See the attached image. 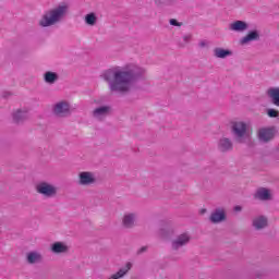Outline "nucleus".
I'll list each match as a JSON object with an SVG mask.
<instances>
[{"instance_id":"obj_17","label":"nucleus","mask_w":279,"mask_h":279,"mask_svg":"<svg viewBox=\"0 0 279 279\" xmlns=\"http://www.w3.org/2000/svg\"><path fill=\"white\" fill-rule=\"evenodd\" d=\"M267 226L268 220L265 216H258L253 220V228H255V230H263L264 228H267Z\"/></svg>"},{"instance_id":"obj_10","label":"nucleus","mask_w":279,"mask_h":279,"mask_svg":"<svg viewBox=\"0 0 279 279\" xmlns=\"http://www.w3.org/2000/svg\"><path fill=\"white\" fill-rule=\"evenodd\" d=\"M111 111L112 107L110 106L98 107L93 111V118L98 119V121H102L104 118L108 117V114H110Z\"/></svg>"},{"instance_id":"obj_32","label":"nucleus","mask_w":279,"mask_h":279,"mask_svg":"<svg viewBox=\"0 0 279 279\" xmlns=\"http://www.w3.org/2000/svg\"><path fill=\"white\" fill-rule=\"evenodd\" d=\"M198 45H199V47L204 48V47H206V41H201Z\"/></svg>"},{"instance_id":"obj_27","label":"nucleus","mask_w":279,"mask_h":279,"mask_svg":"<svg viewBox=\"0 0 279 279\" xmlns=\"http://www.w3.org/2000/svg\"><path fill=\"white\" fill-rule=\"evenodd\" d=\"M148 247L147 246H142L140 250H137V256H141V254H145L147 252Z\"/></svg>"},{"instance_id":"obj_21","label":"nucleus","mask_w":279,"mask_h":279,"mask_svg":"<svg viewBox=\"0 0 279 279\" xmlns=\"http://www.w3.org/2000/svg\"><path fill=\"white\" fill-rule=\"evenodd\" d=\"M26 260L29 265H35V263H40L43 260V255L38 252H29L27 253Z\"/></svg>"},{"instance_id":"obj_14","label":"nucleus","mask_w":279,"mask_h":279,"mask_svg":"<svg viewBox=\"0 0 279 279\" xmlns=\"http://www.w3.org/2000/svg\"><path fill=\"white\" fill-rule=\"evenodd\" d=\"M52 254H66L69 252V246L64 242H54L51 245Z\"/></svg>"},{"instance_id":"obj_2","label":"nucleus","mask_w":279,"mask_h":279,"mask_svg":"<svg viewBox=\"0 0 279 279\" xmlns=\"http://www.w3.org/2000/svg\"><path fill=\"white\" fill-rule=\"evenodd\" d=\"M66 14H69V4H59L58 7L45 12L39 21V26L51 27L52 25H58V23H62V21H64Z\"/></svg>"},{"instance_id":"obj_18","label":"nucleus","mask_w":279,"mask_h":279,"mask_svg":"<svg viewBox=\"0 0 279 279\" xmlns=\"http://www.w3.org/2000/svg\"><path fill=\"white\" fill-rule=\"evenodd\" d=\"M267 95L271 98L274 106H279V87H270Z\"/></svg>"},{"instance_id":"obj_12","label":"nucleus","mask_w":279,"mask_h":279,"mask_svg":"<svg viewBox=\"0 0 279 279\" xmlns=\"http://www.w3.org/2000/svg\"><path fill=\"white\" fill-rule=\"evenodd\" d=\"M209 221L211 223H221V221H226V210L221 209V208H216L210 217H209Z\"/></svg>"},{"instance_id":"obj_13","label":"nucleus","mask_w":279,"mask_h":279,"mask_svg":"<svg viewBox=\"0 0 279 279\" xmlns=\"http://www.w3.org/2000/svg\"><path fill=\"white\" fill-rule=\"evenodd\" d=\"M254 40H260V33L257 29L250 31L246 36L240 39V45H247Z\"/></svg>"},{"instance_id":"obj_20","label":"nucleus","mask_w":279,"mask_h":279,"mask_svg":"<svg viewBox=\"0 0 279 279\" xmlns=\"http://www.w3.org/2000/svg\"><path fill=\"white\" fill-rule=\"evenodd\" d=\"M58 80H60V76L56 72L47 71L44 74V81L46 84H56Z\"/></svg>"},{"instance_id":"obj_24","label":"nucleus","mask_w":279,"mask_h":279,"mask_svg":"<svg viewBox=\"0 0 279 279\" xmlns=\"http://www.w3.org/2000/svg\"><path fill=\"white\" fill-rule=\"evenodd\" d=\"M86 25H90L92 27L97 25V15L95 13H89L85 15Z\"/></svg>"},{"instance_id":"obj_25","label":"nucleus","mask_w":279,"mask_h":279,"mask_svg":"<svg viewBox=\"0 0 279 279\" xmlns=\"http://www.w3.org/2000/svg\"><path fill=\"white\" fill-rule=\"evenodd\" d=\"M267 114H268V117H270V119H278L279 111L276 109H268Z\"/></svg>"},{"instance_id":"obj_11","label":"nucleus","mask_w":279,"mask_h":279,"mask_svg":"<svg viewBox=\"0 0 279 279\" xmlns=\"http://www.w3.org/2000/svg\"><path fill=\"white\" fill-rule=\"evenodd\" d=\"M255 199H259V202H269L271 201V191L267 187H259L254 194Z\"/></svg>"},{"instance_id":"obj_15","label":"nucleus","mask_w":279,"mask_h":279,"mask_svg":"<svg viewBox=\"0 0 279 279\" xmlns=\"http://www.w3.org/2000/svg\"><path fill=\"white\" fill-rule=\"evenodd\" d=\"M250 27L245 21L238 20L229 25L231 32H245Z\"/></svg>"},{"instance_id":"obj_1","label":"nucleus","mask_w":279,"mask_h":279,"mask_svg":"<svg viewBox=\"0 0 279 279\" xmlns=\"http://www.w3.org/2000/svg\"><path fill=\"white\" fill-rule=\"evenodd\" d=\"M145 70L140 66H130L124 70L112 68L104 72L102 77L108 83L111 93L128 94L132 84L143 80Z\"/></svg>"},{"instance_id":"obj_8","label":"nucleus","mask_w":279,"mask_h":279,"mask_svg":"<svg viewBox=\"0 0 279 279\" xmlns=\"http://www.w3.org/2000/svg\"><path fill=\"white\" fill-rule=\"evenodd\" d=\"M191 241V236L189 233L180 234L175 240L172 241V250L178 251L180 247H184V245H189Z\"/></svg>"},{"instance_id":"obj_23","label":"nucleus","mask_w":279,"mask_h":279,"mask_svg":"<svg viewBox=\"0 0 279 279\" xmlns=\"http://www.w3.org/2000/svg\"><path fill=\"white\" fill-rule=\"evenodd\" d=\"M159 234L162 239H171V236H173V227L169 225L165 226L159 230Z\"/></svg>"},{"instance_id":"obj_19","label":"nucleus","mask_w":279,"mask_h":279,"mask_svg":"<svg viewBox=\"0 0 279 279\" xmlns=\"http://www.w3.org/2000/svg\"><path fill=\"white\" fill-rule=\"evenodd\" d=\"M214 56H215V58H220L223 60V59L232 56V50L217 47L214 49Z\"/></svg>"},{"instance_id":"obj_4","label":"nucleus","mask_w":279,"mask_h":279,"mask_svg":"<svg viewBox=\"0 0 279 279\" xmlns=\"http://www.w3.org/2000/svg\"><path fill=\"white\" fill-rule=\"evenodd\" d=\"M36 191L44 197H56L58 195V187L47 182H40L36 185Z\"/></svg>"},{"instance_id":"obj_22","label":"nucleus","mask_w":279,"mask_h":279,"mask_svg":"<svg viewBox=\"0 0 279 279\" xmlns=\"http://www.w3.org/2000/svg\"><path fill=\"white\" fill-rule=\"evenodd\" d=\"M136 221V214H126L122 219V225L124 228H132Z\"/></svg>"},{"instance_id":"obj_3","label":"nucleus","mask_w":279,"mask_h":279,"mask_svg":"<svg viewBox=\"0 0 279 279\" xmlns=\"http://www.w3.org/2000/svg\"><path fill=\"white\" fill-rule=\"evenodd\" d=\"M231 132L236 143H245V138H247V123L243 121L232 122Z\"/></svg>"},{"instance_id":"obj_7","label":"nucleus","mask_w":279,"mask_h":279,"mask_svg":"<svg viewBox=\"0 0 279 279\" xmlns=\"http://www.w3.org/2000/svg\"><path fill=\"white\" fill-rule=\"evenodd\" d=\"M95 182H97V179L93 172L83 171L78 173V184L81 186H90Z\"/></svg>"},{"instance_id":"obj_28","label":"nucleus","mask_w":279,"mask_h":279,"mask_svg":"<svg viewBox=\"0 0 279 279\" xmlns=\"http://www.w3.org/2000/svg\"><path fill=\"white\" fill-rule=\"evenodd\" d=\"M154 2H155L157 5H165V3H169V0H154Z\"/></svg>"},{"instance_id":"obj_30","label":"nucleus","mask_w":279,"mask_h":279,"mask_svg":"<svg viewBox=\"0 0 279 279\" xmlns=\"http://www.w3.org/2000/svg\"><path fill=\"white\" fill-rule=\"evenodd\" d=\"M10 95H12V93H10V92H4V93L2 94V97H3L4 99H8V97H10Z\"/></svg>"},{"instance_id":"obj_9","label":"nucleus","mask_w":279,"mask_h":279,"mask_svg":"<svg viewBox=\"0 0 279 279\" xmlns=\"http://www.w3.org/2000/svg\"><path fill=\"white\" fill-rule=\"evenodd\" d=\"M234 149V144L232 143V140L228 137H221L218 141V150L221 151V154H228V151H232Z\"/></svg>"},{"instance_id":"obj_33","label":"nucleus","mask_w":279,"mask_h":279,"mask_svg":"<svg viewBox=\"0 0 279 279\" xmlns=\"http://www.w3.org/2000/svg\"><path fill=\"white\" fill-rule=\"evenodd\" d=\"M206 213V209H202V214Z\"/></svg>"},{"instance_id":"obj_5","label":"nucleus","mask_w":279,"mask_h":279,"mask_svg":"<svg viewBox=\"0 0 279 279\" xmlns=\"http://www.w3.org/2000/svg\"><path fill=\"white\" fill-rule=\"evenodd\" d=\"M53 114L56 117H71V105L64 100L57 102L53 106Z\"/></svg>"},{"instance_id":"obj_29","label":"nucleus","mask_w":279,"mask_h":279,"mask_svg":"<svg viewBox=\"0 0 279 279\" xmlns=\"http://www.w3.org/2000/svg\"><path fill=\"white\" fill-rule=\"evenodd\" d=\"M233 210H234L235 213H241V210H243V207H241L240 205H236V206L233 208Z\"/></svg>"},{"instance_id":"obj_26","label":"nucleus","mask_w":279,"mask_h":279,"mask_svg":"<svg viewBox=\"0 0 279 279\" xmlns=\"http://www.w3.org/2000/svg\"><path fill=\"white\" fill-rule=\"evenodd\" d=\"M170 25H172L173 27H180V25H182V24H180V22H178V20L171 19Z\"/></svg>"},{"instance_id":"obj_16","label":"nucleus","mask_w":279,"mask_h":279,"mask_svg":"<svg viewBox=\"0 0 279 279\" xmlns=\"http://www.w3.org/2000/svg\"><path fill=\"white\" fill-rule=\"evenodd\" d=\"M29 119V113L27 111L17 110L15 113H13V121L14 123H24V121H27Z\"/></svg>"},{"instance_id":"obj_31","label":"nucleus","mask_w":279,"mask_h":279,"mask_svg":"<svg viewBox=\"0 0 279 279\" xmlns=\"http://www.w3.org/2000/svg\"><path fill=\"white\" fill-rule=\"evenodd\" d=\"M183 39H184V43H189V40H191V36L185 35V36L183 37Z\"/></svg>"},{"instance_id":"obj_6","label":"nucleus","mask_w":279,"mask_h":279,"mask_svg":"<svg viewBox=\"0 0 279 279\" xmlns=\"http://www.w3.org/2000/svg\"><path fill=\"white\" fill-rule=\"evenodd\" d=\"M278 131L275 129V126L270 128H262L258 130V140L260 143H269L270 141H274L276 138V133Z\"/></svg>"}]
</instances>
